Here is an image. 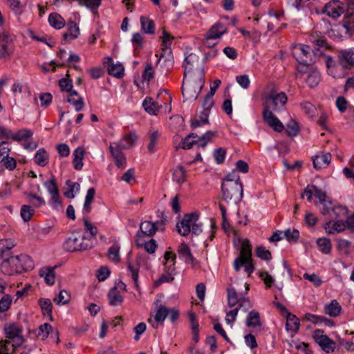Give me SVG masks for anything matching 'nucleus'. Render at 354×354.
<instances>
[{
  "instance_id": "nucleus-1",
  "label": "nucleus",
  "mask_w": 354,
  "mask_h": 354,
  "mask_svg": "<svg viewBox=\"0 0 354 354\" xmlns=\"http://www.w3.org/2000/svg\"><path fill=\"white\" fill-rule=\"evenodd\" d=\"M262 96L264 100L263 118L265 122L274 131L281 132L284 126L269 108L277 111L279 108L285 106L288 101L287 95L283 92H278L273 86H267Z\"/></svg>"
},
{
  "instance_id": "nucleus-2",
  "label": "nucleus",
  "mask_w": 354,
  "mask_h": 354,
  "mask_svg": "<svg viewBox=\"0 0 354 354\" xmlns=\"http://www.w3.org/2000/svg\"><path fill=\"white\" fill-rule=\"evenodd\" d=\"M205 84L203 75L201 73H185L182 93L186 100H196Z\"/></svg>"
},
{
  "instance_id": "nucleus-3",
  "label": "nucleus",
  "mask_w": 354,
  "mask_h": 354,
  "mask_svg": "<svg viewBox=\"0 0 354 354\" xmlns=\"http://www.w3.org/2000/svg\"><path fill=\"white\" fill-rule=\"evenodd\" d=\"M252 245L249 239H245L241 243L240 254L234 262V268L236 272H239L241 267L244 266L245 272L248 277L254 270V265L252 258Z\"/></svg>"
},
{
  "instance_id": "nucleus-4",
  "label": "nucleus",
  "mask_w": 354,
  "mask_h": 354,
  "mask_svg": "<svg viewBox=\"0 0 354 354\" xmlns=\"http://www.w3.org/2000/svg\"><path fill=\"white\" fill-rule=\"evenodd\" d=\"M221 189L224 201L236 203L242 198L243 185L239 177L236 179H231L230 176H226L223 181Z\"/></svg>"
},
{
  "instance_id": "nucleus-5",
  "label": "nucleus",
  "mask_w": 354,
  "mask_h": 354,
  "mask_svg": "<svg viewBox=\"0 0 354 354\" xmlns=\"http://www.w3.org/2000/svg\"><path fill=\"white\" fill-rule=\"evenodd\" d=\"M198 219V215L196 213L185 214L181 221L176 225L178 232L184 236H187L190 232L198 234L202 230L201 225L196 223Z\"/></svg>"
},
{
  "instance_id": "nucleus-6",
  "label": "nucleus",
  "mask_w": 354,
  "mask_h": 354,
  "mask_svg": "<svg viewBox=\"0 0 354 354\" xmlns=\"http://www.w3.org/2000/svg\"><path fill=\"white\" fill-rule=\"evenodd\" d=\"M176 255L171 251H167L164 255V270L165 272L160 276L159 281L160 283L170 282L174 279L175 275V260Z\"/></svg>"
},
{
  "instance_id": "nucleus-7",
  "label": "nucleus",
  "mask_w": 354,
  "mask_h": 354,
  "mask_svg": "<svg viewBox=\"0 0 354 354\" xmlns=\"http://www.w3.org/2000/svg\"><path fill=\"white\" fill-rule=\"evenodd\" d=\"M84 236L79 234H73L64 243V249L70 252L84 250L89 248V244L85 242Z\"/></svg>"
},
{
  "instance_id": "nucleus-8",
  "label": "nucleus",
  "mask_w": 354,
  "mask_h": 354,
  "mask_svg": "<svg viewBox=\"0 0 354 354\" xmlns=\"http://www.w3.org/2000/svg\"><path fill=\"white\" fill-rule=\"evenodd\" d=\"M6 340L15 347L21 346L24 342L22 329L16 324H11L5 327Z\"/></svg>"
},
{
  "instance_id": "nucleus-9",
  "label": "nucleus",
  "mask_w": 354,
  "mask_h": 354,
  "mask_svg": "<svg viewBox=\"0 0 354 354\" xmlns=\"http://www.w3.org/2000/svg\"><path fill=\"white\" fill-rule=\"evenodd\" d=\"M326 64L328 74L334 78H342L347 74L348 68L343 65L339 59L338 62H335L331 57H327Z\"/></svg>"
},
{
  "instance_id": "nucleus-10",
  "label": "nucleus",
  "mask_w": 354,
  "mask_h": 354,
  "mask_svg": "<svg viewBox=\"0 0 354 354\" xmlns=\"http://www.w3.org/2000/svg\"><path fill=\"white\" fill-rule=\"evenodd\" d=\"M10 150L8 142L3 140L0 143V162L7 169L12 171L17 167V161L14 158L9 156Z\"/></svg>"
},
{
  "instance_id": "nucleus-11",
  "label": "nucleus",
  "mask_w": 354,
  "mask_h": 354,
  "mask_svg": "<svg viewBox=\"0 0 354 354\" xmlns=\"http://www.w3.org/2000/svg\"><path fill=\"white\" fill-rule=\"evenodd\" d=\"M293 50V54L305 62L314 61L316 57L322 54L319 50L317 52H313L311 46H294Z\"/></svg>"
},
{
  "instance_id": "nucleus-12",
  "label": "nucleus",
  "mask_w": 354,
  "mask_h": 354,
  "mask_svg": "<svg viewBox=\"0 0 354 354\" xmlns=\"http://www.w3.org/2000/svg\"><path fill=\"white\" fill-rule=\"evenodd\" d=\"M345 12V6L337 0H334L326 4L324 12L328 17L336 19Z\"/></svg>"
},
{
  "instance_id": "nucleus-13",
  "label": "nucleus",
  "mask_w": 354,
  "mask_h": 354,
  "mask_svg": "<svg viewBox=\"0 0 354 354\" xmlns=\"http://www.w3.org/2000/svg\"><path fill=\"white\" fill-rule=\"evenodd\" d=\"M313 338L315 341L327 353L333 352L335 349V342L327 335L324 334V331L316 330L314 332Z\"/></svg>"
},
{
  "instance_id": "nucleus-14",
  "label": "nucleus",
  "mask_w": 354,
  "mask_h": 354,
  "mask_svg": "<svg viewBox=\"0 0 354 354\" xmlns=\"http://www.w3.org/2000/svg\"><path fill=\"white\" fill-rule=\"evenodd\" d=\"M17 262L18 260L15 259L14 256L3 260L0 266L1 272L8 276L21 274L19 269H21V268L17 265Z\"/></svg>"
},
{
  "instance_id": "nucleus-15",
  "label": "nucleus",
  "mask_w": 354,
  "mask_h": 354,
  "mask_svg": "<svg viewBox=\"0 0 354 354\" xmlns=\"http://www.w3.org/2000/svg\"><path fill=\"white\" fill-rule=\"evenodd\" d=\"M321 212L324 215L328 214L331 220H340V218H344L347 214L348 209L345 206H333L331 204L328 205L327 207H323Z\"/></svg>"
},
{
  "instance_id": "nucleus-16",
  "label": "nucleus",
  "mask_w": 354,
  "mask_h": 354,
  "mask_svg": "<svg viewBox=\"0 0 354 354\" xmlns=\"http://www.w3.org/2000/svg\"><path fill=\"white\" fill-rule=\"evenodd\" d=\"M122 148L119 147L116 144L111 143L109 150L114 159L115 165L120 169H124L127 165V159L124 153L122 152Z\"/></svg>"
},
{
  "instance_id": "nucleus-17",
  "label": "nucleus",
  "mask_w": 354,
  "mask_h": 354,
  "mask_svg": "<svg viewBox=\"0 0 354 354\" xmlns=\"http://www.w3.org/2000/svg\"><path fill=\"white\" fill-rule=\"evenodd\" d=\"M212 94L207 93L203 102V118L201 122H198V120H194L193 124L194 126L200 127L203 125L208 122V115L211 108L214 105V100H213Z\"/></svg>"
},
{
  "instance_id": "nucleus-18",
  "label": "nucleus",
  "mask_w": 354,
  "mask_h": 354,
  "mask_svg": "<svg viewBox=\"0 0 354 354\" xmlns=\"http://www.w3.org/2000/svg\"><path fill=\"white\" fill-rule=\"evenodd\" d=\"M336 221L330 220L324 225V228L326 233L329 234L335 233H340L345 230L346 223L342 220L335 219Z\"/></svg>"
},
{
  "instance_id": "nucleus-19",
  "label": "nucleus",
  "mask_w": 354,
  "mask_h": 354,
  "mask_svg": "<svg viewBox=\"0 0 354 354\" xmlns=\"http://www.w3.org/2000/svg\"><path fill=\"white\" fill-rule=\"evenodd\" d=\"M14 257L15 259L18 260L17 265L21 268V269H19L21 273L33 269L34 262L28 255L21 254L19 255L14 256Z\"/></svg>"
},
{
  "instance_id": "nucleus-20",
  "label": "nucleus",
  "mask_w": 354,
  "mask_h": 354,
  "mask_svg": "<svg viewBox=\"0 0 354 354\" xmlns=\"http://www.w3.org/2000/svg\"><path fill=\"white\" fill-rule=\"evenodd\" d=\"M227 32V28L221 23L217 22L212 26L206 34V39H216L220 38Z\"/></svg>"
},
{
  "instance_id": "nucleus-21",
  "label": "nucleus",
  "mask_w": 354,
  "mask_h": 354,
  "mask_svg": "<svg viewBox=\"0 0 354 354\" xmlns=\"http://www.w3.org/2000/svg\"><path fill=\"white\" fill-rule=\"evenodd\" d=\"M169 314V308L165 306H160L153 319L151 317L149 318L148 322L151 324L153 328H158L159 323H162Z\"/></svg>"
},
{
  "instance_id": "nucleus-22",
  "label": "nucleus",
  "mask_w": 354,
  "mask_h": 354,
  "mask_svg": "<svg viewBox=\"0 0 354 354\" xmlns=\"http://www.w3.org/2000/svg\"><path fill=\"white\" fill-rule=\"evenodd\" d=\"M136 242L138 247L143 248L145 251L149 254L154 253L158 247L156 241L154 239H151L148 241H145L143 237L138 234L136 236Z\"/></svg>"
},
{
  "instance_id": "nucleus-23",
  "label": "nucleus",
  "mask_w": 354,
  "mask_h": 354,
  "mask_svg": "<svg viewBox=\"0 0 354 354\" xmlns=\"http://www.w3.org/2000/svg\"><path fill=\"white\" fill-rule=\"evenodd\" d=\"M156 102L159 105L162 104V109H164L165 112L171 111V97L166 90L160 91L157 95Z\"/></svg>"
},
{
  "instance_id": "nucleus-24",
  "label": "nucleus",
  "mask_w": 354,
  "mask_h": 354,
  "mask_svg": "<svg viewBox=\"0 0 354 354\" xmlns=\"http://www.w3.org/2000/svg\"><path fill=\"white\" fill-rule=\"evenodd\" d=\"M137 140V136L135 133H128L118 142H113L116 144L119 147L123 149H127L132 147Z\"/></svg>"
},
{
  "instance_id": "nucleus-25",
  "label": "nucleus",
  "mask_w": 354,
  "mask_h": 354,
  "mask_svg": "<svg viewBox=\"0 0 354 354\" xmlns=\"http://www.w3.org/2000/svg\"><path fill=\"white\" fill-rule=\"evenodd\" d=\"M331 155L329 153L317 155L313 158L314 167L322 169L326 167L330 162Z\"/></svg>"
},
{
  "instance_id": "nucleus-26",
  "label": "nucleus",
  "mask_w": 354,
  "mask_h": 354,
  "mask_svg": "<svg viewBox=\"0 0 354 354\" xmlns=\"http://www.w3.org/2000/svg\"><path fill=\"white\" fill-rule=\"evenodd\" d=\"M145 111L151 115H157L160 109H162V104L159 105L151 97H147L142 103Z\"/></svg>"
},
{
  "instance_id": "nucleus-27",
  "label": "nucleus",
  "mask_w": 354,
  "mask_h": 354,
  "mask_svg": "<svg viewBox=\"0 0 354 354\" xmlns=\"http://www.w3.org/2000/svg\"><path fill=\"white\" fill-rule=\"evenodd\" d=\"M54 267H44L40 269L39 274L44 277L48 285H53L55 281V274Z\"/></svg>"
},
{
  "instance_id": "nucleus-28",
  "label": "nucleus",
  "mask_w": 354,
  "mask_h": 354,
  "mask_svg": "<svg viewBox=\"0 0 354 354\" xmlns=\"http://www.w3.org/2000/svg\"><path fill=\"white\" fill-rule=\"evenodd\" d=\"M338 59L342 64L350 68L354 65V49L348 51H342L339 53Z\"/></svg>"
},
{
  "instance_id": "nucleus-29",
  "label": "nucleus",
  "mask_w": 354,
  "mask_h": 354,
  "mask_svg": "<svg viewBox=\"0 0 354 354\" xmlns=\"http://www.w3.org/2000/svg\"><path fill=\"white\" fill-rule=\"evenodd\" d=\"M141 258L137 257L133 261L128 263V269L131 273V277L135 286H138V272L140 266Z\"/></svg>"
},
{
  "instance_id": "nucleus-30",
  "label": "nucleus",
  "mask_w": 354,
  "mask_h": 354,
  "mask_svg": "<svg viewBox=\"0 0 354 354\" xmlns=\"http://www.w3.org/2000/svg\"><path fill=\"white\" fill-rule=\"evenodd\" d=\"M79 27L77 24L73 21L67 24V31L63 35V38L66 41H69L71 39H75L79 35Z\"/></svg>"
},
{
  "instance_id": "nucleus-31",
  "label": "nucleus",
  "mask_w": 354,
  "mask_h": 354,
  "mask_svg": "<svg viewBox=\"0 0 354 354\" xmlns=\"http://www.w3.org/2000/svg\"><path fill=\"white\" fill-rule=\"evenodd\" d=\"M110 64L108 66V73L109 75L114 76L117 78H121L124 75V66L120 64H114L111 58H109Z\"/></svg>"
},
{
  "instance_id": "nucleus-32",
  "label": "nucleus",
  "mask_w": 354,
  "mask_h": 354,
  "mask_svg": "<svg viewBox=\"0 0 354 354\" xmlns=\"http://www.w3.org/2000/svg\"><path fill=\"white\" fill-rule=\"evenodd\" d=\"M173 180L178 184L182 185L187 180V170L182 165L176 166L172 171Z\"/></svg>"
},
{
  "instance_id": "nucleus-33",
  "label": "nucleus",
  "mask_w": 354,
  "mask_h": 354,
  "mask_svg": "<svg viewBox=\"0 0 354 354\" xmlns=\"http://www.w3.org/2000/svg\"><path fill=\"white\" fill-rule=\"evenodd\" d=\"M67 101L71 103L77 111H80L84 106V102L82 97L75 91H71L68 93Z\"/></svg>"
},
{
  "instance_id": "nucleus-34",
  "label": "nucleus",
  "mask_w": 354,
  "mask_h": 354,
  "mask_svg": "<svg viewBox=\"0 0 354 354\" xmlns=\"http://www.w3.org/2000/svg\"><path fill=\"white\" fill-rule=\"evenodd\" d=\"M53 332V327L50 324L45 323L40 325L35 331L37 339L42 341L46 339L50 333Z\"/></svg>"
},
{
  "instance_id": "nucleus-35",
  "label": "nucleus",
  "mask_w": 354,
  "mask_h": 354,
  "mask_svg": "<svg viewBox=\"0 0 354 354\" xmlns=\"http://www.w3.org/2000/svg\"><path fill=\"white\" fill-rule=\"evenodd\" d=\"M84 150L82 147L77 148L73 152V165L76 170H81L83 167Z\"/></svg>"
},
{
  "instance_id": "nucleus-36",
  "label": "nucleus",
  "mask_w": 354,
  "mask_h": 354,
  "mask_svg": "<svg viewBox=\"0 0 354 354\" xmlns=\"http://www.w3.org/2000/svg\"><path fill=\"white\" fill-rule=\"evenodd\" d=\"M108 297L112 306H118L123 302V296L117 288H113L109 291Z\"/></svg>"
},
{
  "instance_id": "nucleus-37",
  "label": "nucleus",
  "mask_w": 354,
  "mask_h": 354,
  "mask_svg": "<svg viewBox=\"0 0 354 354\" xmlns=\"http://www.w3.org/2000/svg\"><path fill=\"white\" fill-rule=\"evenodd\" d=\"M342 26L346 32H354V14L348 10L342 21Z\"/></svg>"
},
{
  "instance_id": "nucleus-38",
  "label": "nucleus",
  "mask_w": 354,
  "mask_h": 354,
  "mask_svg": "<svg viewBox=\"0 0 354 354\" xmlns=\"http://www.w3.org/2000/svg\"><path fill=\"white\" fill-rule=\"evenodd\" d=\"M48 22L55 29H61L65 25V20L57 13H51L48 17Z\"/></svg>"
},
{
  "instance_id": "nucleus-39",
  "label": "nucleus",
  "mask_w": 354,
  "mask_h": 354,
  "mask_svg": "<svg viewBox=\"0 0 354 354\" xmlns=\"http://www.w3.org/2000/svg\"><path fill=\"white\" fill-rule=\"evenodd\" d=\"M342 310V307L337 300H333L330 304L325 306V313L330 317L338 316Z\"/></svg>"
},
{
  "instance_id": "nucleus-40",
  "label": "nucleus",
  "mask_w": 354,
  "mask_h": 354,
  "mask_svg": "<svg viewBox=\"0 0 354 354\" xmlns=\"http://www.w3.org/2000/svg\"><path fill=\"white\" fill-rule=\"evenodd\" d=\"M34 159L38 165L44 167L48 163L49 155L44 149H40L36 152Z\"/></svg>"
},
{
  "instance_id": "nucleus-41",
  "label": "nucleus",
  "mask_w": 354,
  "mask_h": 354,
  "mask_svg": "<svg viewBox=\"0 0 354 354\" xmlns=\"http://www.w3.org/2000/svg\"><path fill=\"white\" fill-rule=\"evenodd\" d=\"M246 325L248 327H257L261 325L259 312L252 310L249 313L246 320Z\"/></svg>"
},
{
  "instance_id": "nucleus-42",
  "label": "nucleus",
  "mask_w": 354,
  "mask_h": 354,
  "mask_svg": "<svg viewBox=\"0 0 354 354\" xmlns=\"http://www.w3.org/2000/svg\"><path fill=\"white\" fill-rule=\"evenodd\" d=\"M299 320L294 315L288 314L286 319V328L288 330L297 332L299 328Z\"/></svg>"
},
{
  "instance_id": "nucleus-43",
  "label": "nucleus",
  "mask_w": 354,
  "mask_h": 354,
  "mask_svg": "<svg viewBox=\"0 0 354 354\" xmlns=\"http://www.w3.org/2000/svg\"><path fill=\"white\" fill-rule=\"evenodd\" d=\"M140 230L144 235L152 236L156 233L155 226L153 222L145 221L140 223Z\"/></svg>"
},
{
  "instance_id": "nucleus-44",
  "label": "nucleus",
  "mask_w": 354,
  "mask_h": 354,
  "mask_svg": "<svg viewBox=\"0 0 354 354\" xmlns=\"http://www.w3.org/2000/svg\"><path fill=\"white\" fill-rule=\"evenodd\" d=\"M317 245L319 250L324 254H329L331 252L332 244L330 239L326 238H319L317 240Z\"/></svg>"
},
{
  "instance_id": "nucleus-45",
  "label": "nucleus",
  "mask_w": 354,
  "mask_h": 354,
  "mask_svg": "<svg viewBox=\"0 0 354 354\" xmlns=\"http://www.w3.org/2000/svg\"><path fill=\"white\" fill-rule=\"evenodd\" d=\"M28 201L31 204V207L34 208H39L45 205L46 202L44 199L36 194L31 193L26 194Z\"/></svg>"
},
{
  "instance_id": "nucleus-46",
  "label": "nucleus",
  "mask_w": 354,
  "mask_h": 354,
  "mask_svg": "<svg viewBox=\"0 0 354 354\" xmlns=\"http://www.w3.org/2000/svg\"><path fill=\"white\" fill-rule=\"evenodd\" d=\"M178 252L185 257V261L193 264L194 258L192 256L189 247L185 243H181L178 248Z\"/></svg>"
},
{
  "instance_id": "nucleus-47",
  "label": "nucleus",
  "mask_w": 354,
  "mask_h": 354,
  "mask_svg": "<svg viewBox=\"0 0 354 354\" xmlns=\"http://www.w3.org/2000/svg\"><path fill=\"white\" fill-rule=\"evenodd\" d=\"M160 137V133L158 131L151 130L149 133V142L148 145V151L150 153H153L156 151V147Z\"/></svg>"
},
{
  "instance_id": "nucleus-48",
  "label": "nucleus",
  "mask_w": 354,
  "mask_h": 354,
  "mask_svg": "<svg viewBox=\"0 0 354 354\" xmlns=\"http://www.w3.org/2000/svg\"><path fill=\"white\" fill-rule=\"evenodd\" d=\"M33 135V132L28 129H21L15 133L13 140L15 141H27Z\"/></svg>"
},
{
  "instance_id": "nucleus-49",
  "label": "nucleus",
  "mask_w": 354,
  "mask_h": 354,
  "mask_svg": "<svg viewBox=\"0 0 354 354\" xmlns=\"http://www.w3.org/2000/svg\"><path fill=\"white\" fill-rule=\"evenodd\" d=\"M321 76L319 73L314 70L308 73L306 82L310 87L313 88L319 84Z\"/></svg>"
},
{
  "instance_id": "nucleus-50",
  "label": "nucleus",
  "mask_w": 354,
  "mask_h": 354,
  "mask_svg": "<svg viewBox=\"0 0 354 354\" xmlns=\"http://www.w3.org/2000/svg\"><path fill=\"white\" fill-rule=\"evenodd\" d=\"M141 28L145 33H153L154 32V24L153 21L146 17H140Z\"/></svg>"
},
{
  "instance_id": "nucleus-51",
  "label": "nucleus",
  "mask_w": 354,
  "mask_h": 354,
  "mask_svg": "<svg viewBox=\"0 0 354 354\" xmlns=\"http://www.w3.org/2000/svg\"><path fill=\"white\" fill-rule=\"evenodd\" d=\"M120 245L114 244L108 250V258L114 263H118L120 260Z\"/></svg>"
},
{
  "instance_id": "nucleus-52",
  "label": "nucleus",
  "mask_w": 354,
  "mask_h": 354,
  "mask_svg": "<svg viewBox=\"0 0 354 354\" xmlns=\"http://www.w3.org/2000/svg\"><path fill=\"white\" fill-rule=\"evenodd\" d=\"M95 194V190L94 188H90L88 189L86 198H85V202L84 205V211L86 213H89L91 210V204L94 200Z\"/></svg>"
},
{
  "instance_id": "nucleus-53",
  "label": "nucleus",
  "mask_w": 354,
  "mask_h": 354,
  "mask_svg": "<svg viewBox=\"0 0 354 354\" xmlns=\"http://www.w3.org/2000/svg\"><path fill=\"white\" fill-rule=\"evenodd\" d=\"M34 214L35 209L30 205H24L21 208L20 214L25 222L30 221Z\"/></svg>"
},
{
  "instance_id": "nucleus-54",
  "label": "nucleus",
  "mask_w": 354,
  "mask_h": 354,
  "mask_svg": "<svg viewBox=\"0 0 354 354\" xmlns=\"http://www.w3.org/2000/svg\"><path fill=\"white\" fill-rule=\"evenodd\" d=\"M66 185L68 187V190L64 192L65 196L67 198H74V193L77 192L80 189V185L77 183L73 182L71 180L66 181Z\"/></svg>"
},
{
  "instance_id": "nucleus-55",
  "label": "nucleus",
  "mask_w": 354,
  "mask_h": 354,
  "mask_svg": "<svg viewBox=\"0 0 354 354\" xmlns=\"http://www.w3.org/2000/svg\"><path fill=\"white\" fill-rule=\"evenodd\" d=\"M16 348L7 340H0V354H14Z\"/></svg>"
},
{
  "instance_id": "nucleus-56",
  "label": "nucleus",
  "mask_w": 354,
  "mask_h": 354,
  "mask_svg": "<svg viewBox=\"0 0 354 354\" xmlns=\"http://www.w3.org/2000/svg\"><path fill=\"white\" fill-rule=\"evenodd\" d=\"M227 300L230 307H233L239 304L240 299L238 297L237 292L232 287L227 288Z\"/></svg>"
},
{
  "instance_id": "nucleus-57",
  "label": "nucleus",
  "mask_w": 354,
  "mask_h": 354,
  "mask_svg": "<svg viewBox=\"0 0 354 354\" xmlns=\"http://www.w3.org/2000/svg\"><path fill=\"white\" fill-rule=\"evenodd\" d=\"M155 75L154 68L151 63H147L142 77L144 81L149 82L153 79Z\"/></svg>"
},
{
  "instance_id": "nucleus-58",
  "label": "nucleus",
  "mask_w": 354,
  "mask_h": 354,
  "mask_svg": "<svg viewBox=\"0 0 354 354\" xmlns=\"http://www.w3.org/2000/svg\"><path fill=\"white\" fill-rule=\"evenodd\" d=\"M39 306L44 315L52 317V303L48 299H40L39 300Z\"/></svg>"
},
{
  "instance_id": "nucleus-59",
  "label": "nucleus",
  "mask_w": 354,
  "mask_h": 354,
  "mask_svg": "<svg viewBox=\"0 0 354 354\" xmlns=\"http://www.w3.org/2000/svg\"><path fill=\"white\" fill-rule=\"evenodd\" d=\"M313 196L319 200V201L323 205V207H327L328 205H331L330 201H326V195L324 192L318 189L316 186H315V192Z\"/></svg>"
},
{
  "instance_id": "nucleus-60",
  "label": "nucleus",
  "mask_w": 354,
  "mask_h": 354,
  "mask_svg": "<svg viewBox=\"0 0 354 354\" xmlns=\"http://www.w3.org/2000/svg\"><path fill=\"white\" fill-rule=\"evenodd\" d=\"M301 108L309 117H313L317 113L316 107L309 102H304L301 103Z\"/></svg>"
},
{
  "instance_id": "nucleus-61",
  "label": "nucleus",
  "mask_w": 354,
  "mask_h": 354,
  "mask_svg": "<svg viewBox=\"0 0 354 354\" xmlns=\"http://www.w3.org/2000/svg\"><path fill=\"white\" fill-rule=\"evenodd\" d=\"M257 257L263 260L268 261L272 259L271 252L263 246H258L255 249Z\"/></svg>"
},
{
  "instance_id": "nucleus-62",
  "label": "nucleus",
  "mask_w": 354,
  "mask_h": 354,
  "mask_svg": "<svg viewBox=\"0 0 354 354\" xmlns=\"http://www.w3.org/2000/svg\"><path fill=\"white\" fill-rule=\"evenodd\" d=\"M121 180L133 185L136 183L135 171L133 169H128L122 176Z\"/></svg>"
},
{
  "instance_id": "nucleus-63",
  "label": "nucleus",
  "mask_w": 354,
  "mask_h": 354,
  "mask_svg": "<svg viewBox=\"0 0 354 354\" xmlns=\"http://www.w3.org/2000/svg\"><path fill=\"white\" fill-rule=\"evenodd\" d=\"M299 131L298 123L294 120H290L287 124L286 132L290 136H295Z\"/></svg>"
},
{
  "instance_id": "nucleus-64",
  "label": "nucleus",
  "mask_w": 354,
  "mask_h": 354,
  "mask_svg": "<svg viewBox=\"0 0 354 354\" xmlns=\"http://www.w3.org/2000/svg\"><path fill=\"white\" fill-rule=\"evenodd\" d=\"M198 138V136L194 133H192L187 136L183 141H182V148L184 149H190L194 145H195L196 138Z\"/></svg>"
}]
</instances>
